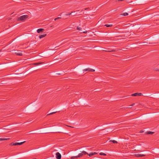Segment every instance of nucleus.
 <instances>
[{
    "label": "nucleus",
    "mask_w": 159,
    "mask_h": 159,
    "mask_svg": "<svg viewBox=\"0 0 159 159\" xmlns=\"http://www.w3.org/2000/svg\"><path fill=\"white\" fill-rule=\"evenodd\" d=\"M29 16L28 15H24L20 16L17 18V20L19 21H24L28 18Z\"/></svg>",
    "instance_id": "1"
},
{
    "label": "nucleus",
    "mask_w": 159,
    "mask_h": 159,
    "mask_svg": "<svg viewBox=\"0 0 159 159\" xmlns=\"http://www.w3.org/2000/svg\"><path fill=\"white\" fill-rule=\"evenodd\" d=\"M25 141H24L23 142H20V143H12L10 144V145H20L24 143H25Z\"/></svg>",
    "instance_id": "2"
},
{
    "label": "nucleus",
    "mask_w": 159,
    "mask_h": 159,
    "mask_svg": "<svg viewBox=\"0 0 159 159\" xmlns=\"http://www.w3.org/2000/svg\"><path fill=\"white\" fill-rule=\"evenodd\" d=\"M84 72L88 71L90 72H94L95 71V70L90 68H88L87 69H85L83 70Z\"/></svg>",
    "instance_id": "3"
},
{
    "label": "nucleus",
    "mask_w": 159,
    "mask_h": 159,
    "mask_svg": "<svg viewBox=\"0 0 159 159\" xmlns=\"http://www.w3.org/2000/svg\"><path fill=\"white\" fill-rule=\"evenodd\" d=\"M56 158L57 159H61V155L59 152H57L56 153Z\"/></svg>",
    "instance_id": "4"
},
{
    "label": "nucleus",
    "mask_w": 159,
    "mask_h": 159,
    "mask_svg": "<svg viewBox=\"0 0 159 159\" xmlns=\"http://www.w3.org/2000/svg\"><path fill=\"white\" fill-rule=\"evenodd\" d=\"M145 156V155L139 153L135 154V156L137 157H142Z\"/></svg>",
    "instance_id": "5"
},
{
    "label": "nucleus",
    "mask_w": 159,
    "mask_h": 159,
    "mask_svg": "<svg viewBox=\"0 0 159 159\" xmlns=\"http://www.w3.org/2000/svg\"><path fill=\"white\" fill-rule=\"evenodd\" d=\"M44 31V29L40 28L38 29L37 30V32L39 33H40L41 32H43Z\"/></svg>",
    "instance_id": "6"
},
{
    "label": "nucleus",
    "mask_w": 159,
    "mask_h": 159,
    "mask_svg": "<svg viewBox=\"0 0 159 159\" xmlns=\"http://www.w3.org/2000/svg\"><path fill=\"white\" fill-rule=\"evenodd\" d=\"M15 53L18 56H22V53L21 51H17L16 52H15Z\"/></svg>",
    "instance_id": "7"
},
{
    "label": "nucleus",
    "mask_w": 159,
    "mask_h": 159,
    "mask_svg": "<svg viewBox=\"0 0 159 159\" xmlns=\"http://www.w3.org/2000/svg\"><path fill=\"white\" fill-rule=\"evenodd\" d=\"M46 35H47V34L46 33H44L43 34L40 35L39 36V38L40 39H42L43 38V37H45V36H46Z\"/></svg>",
    "instance_id": "8"
},
{
    "label": "nucleus",
    "mask_w": 159,
    "mask_h": 159,
    "mask_svg": "<svg viewBox=\"0 0 159 159\" xmlns=\"http://www.w3.org/2000/svg\"><path fill=\"white\" fill-rule=\"evenodd\" d=\"M110 48H107V50H104L105 52H113V51H115V50H109Z\"/></svg>",
    "instance_id": "9"
},
{
    "label": "nucleus",
    "mask_w": 159,
    "mask_h": 159,
    "mask_svg": "<svg viewBox=\"0 0 159 159\" xmlns=\"http://www.w3.org/2000/svg\"><path fill=\"white\" fill-rule=\"evenodd\" d=\"M104 26H105L107 27H111L113 26V25L112 24H110V25H108V24H105L104 25Z\"/></svg>",
    "instance_id": "10"
},
{
    "label": "nucleus",
    "mask_w": 159,
    "mask_h": 159,
    "mask_svg": "<svg viewBox=\"0 0 159 159\" xmlns=\"http://www.w3.org/2000/svg\"><path fill=\"white\" fill-rule=\"evenodd\" d=\"M154 133V132H153L148 131L146 133V134H153Z\"/></svg>",
    "instance_id": "11"
},
{
    "label": "nucleus",
    "mask_w": 159,
    "mask_h": 159,
    "mask_svg": "<svg viewBox=\"0 0 159 159\" xmlns=\"http://www.w3.org/2000/svg\"><path fill=\"white\" fill-rule=\"evenodd\" d=\"M78 157H78V156H73V157H71V159H74L75 158H78Z\"/></svg>",
    "instance_id": "12"
},
{
    "label": "nucleus",
    "mask_w": 159,
    "mask_h": 159,
    "mask_svg": "<svg viewBox=\"0 0 159 159\" xmlns=\"http://www.w3.org/2000/svg\"><path fill=\"white\" fill-rule=\"evenodd\" d=\"M122 16H126L128 15V13L127 12L123 13L121 14Z\"/></svg>",
    "instance_id": "13"
},
{
    "label": "nucleus",
    "mask_w": 159,
    "mask_h": 159,
    "mask_svg": "<svg viewBox=\"0 0 159 159\" xmlns=\"http://www.w3.org/2000/svg\"><path fill=\"white\" fill-rule=\"evenodd\" d=\"M131 96H138V93H133L131 94Z\"/></svg>",
    "instance_id": "14"
},
{
    "label": "nucleus",
    "mask_w": 159,
    "mask_h": 159,
    "mask_svg": "<svg viewBox=\"0 0 159 159\" xmlns=\"http://www.w3.org/2000/svg\"><path fill=\"white\" fill-rule=\"evenodd\" d=\"M109 142H113V143H117V142L115 140H110Z\"/></svg>",
    "instance_id": "15"
},
{
    "label": "nucleus",
    "mask_w": 159,
    "mask_h": 159,
    "mask_svg": "<svg viewBox=\"0 0 159 159\" xmlns=\"http://www.w3.org/2000/svg\"><path fill=\"white\" fill-rule=\"evenodd\" d=\"M83 154H82V152L80 153V154H79V155H78V157H82L83 156Z\"/></svg>",
    "instance_id": "16"
},
{
    "label": "nucleus",
    "mask_w": 159,
    "mask_h": 159,
    "mask_svg": "<svg viewBox=\"0 0 159 159\" xmlns=\"http://www.w3.org/2000/svg\"><path fill=\"white\" fill-rule=\"evenodd\" d=\"M82 153L83 155H86V154H88V153L87 152H86L85 151H83L82 152Z\"/></svg>",
    "instance_id": "17"
},
{
    "label": "nucleus",
    "mask_w": 159,
    "mask_h": 159,
    "mask_svg": "<svg viewBox=\"0 0 159 159\" xmlns=\"http://www.w3.org/2000/svg\"><path fill=\"white\" fill-rule=\"evenodd\" d=\"M57 112V111H56V112H52V113H51L49 114H48L47 115V116H48V115H52V114H54L56 113Z\"/></svg>",
    "instance_id": "18"
},
{
    "label": "nucleus",
    "mask_w": 159,
    "mask_h": 159,
    "mask_svg": "<svg viewBox=\"0 0 159 159\" xmlns=\"http://www.w3.org/2000/svg\"><path fill=\"white\" fill-rule=\"evenodd\" d=\"M99 154L101 155L106 156V154L103 152H101L99 153Z\"/></svg>",
    "instance_id": "19"
},
{
    "label": "nucleus",
    "mask_w": 159,
    "mask_h": 159,
    "mask_svg": "<svg viewBox=\"0 0 159 159\" xmlns=\"http://www.w3.org/2000/svg\"><path fill=\"white\" fill-rule=\"evenodd\" d=\"M42 63H34V64L35 65H39V64H41Z\"/></svg>",
    "instance_id": "20"
},
{
    "label": "nucleus",
    "mask_w": 159,
    "mask_h": 159,
    "mask_svg": "<svg viewBox=\"0 0 159 159\" xmlns=\"http://www.w3.org/2000/svg\"><path fill=\"white\" fill-rule=\"evenodd\" d=\"M88 154V155L89 156H90V157H91V156H92L93 155V152H92V153H90V154H88H88Z\"/></svg>",
    "instance_id": "21"
},
{
    "label": "nucleus",
    "mask_w": 159,
    "mask_h": 159,
    "mask_svg": "<svg viewBox=\"0 0 159 159\" xmlns=\"http://www.w3.org/2000/svg\"><path fill=\"white\" fill-rule=\"evenodd\" d=\"M9 138H2V141L3 140H7L9 139Z\"/></svg>",
    "instance_id": "22"
},
{
    "label": "nucleus",
    "mask_w": 159,
    "mask_h": 159,
    "mask_svg": "<svg viewBox=\"0 0 159 159\" xmlns=\"http://www.w3.org/2000/svg\"><path fill=\"white\" fill-rule=\"evenodd\" d=\"M143 95V94L142 93H138V96H142Z\"/></svg>",
    "instance_id": "23"
},
{
    "label": "nucleus",
    "mask_w": 159,
    "mask_h": 159,
    "mask_svg": "<svg viewBox=\"0 0 159 159\" xmlns=\"http://www.w3.org/2000/svg\"><path fill=\"white\" fill-rule=\"evenodd\" d=\"M61 17H57V18H56L55 19H54V20H58V19H61Z\"/></svg>",
    "instance_id": "24"
},
{
    "label": "nucleus",
    "mask_w": 159,
    "mask_h": 159,
    "mask_svg": "<svg viewBox=\"0 0 159 159\" xmlns=\"http://www.w3.org/2000/svg\"><path fill=\"white\" fill-rule=\"evenodd\" d=\"M77 30H81V28H80V27H77Z\"/></svg>",
    "instance_id": "25"
},
{
    "label": "nucleus",
    "mask_w": 159,
    "mask_h": 159,
    "mask_svg": "<svg viewBox=\"0 0 159 159\" xmlns=\"http://www.w3.org/2000/svg\"><path fill=\"white\" fill-rule=\"evenodd\" d=\"M72 13V12H71V13H68V14H67L66 15V16H68L71 14Z\"/></svg>",
    "instance_id": "26"
},
{
    "label": "nucleus",
    "mask_w": 159,
    "mask_h": 159,
    "mask_svg": "<svg viewBox=\"0 0 159 159\" xmlns=\"http://www.w3.org/2000/svg\"><path fill=\"white\" fill-rule=\"evenodd\" d=\"M93 155H95V154H97V153L96 152H93Z\"/></svg>",
    "instance_id": "27"
},
{
    "label": "nucleus",
    "mask_w": 159,
    "mask_h": 159,
    "mask_svg": "<svg viewBox=\"0 0 159 159\" xmlns=\"http://www.w3.org/2000/svg\"><path fill=\"white\" fill-rule=\"evenodd\" d=\"M88 9H89V7L85 8L84 10H86Z\"/></svg>",
    "instance_id": "28"
},
{
    "label": "nucleus",
    "mask_w": 159,
    "mask_h": 159,
    "mask_svg": "<svg viewBox=\"0 0 159 159\" xmlns=\"http://www.w3.org/2000/svg\"><path fill=\"white\" fill-rule=\"evenodd\" d=\"M87 31H84V32H83V33H85V34H86V33H87Z\"/></svg>",
    "instance_id": "29"
},
{
    "label": "nucleus",
    "mask_w": 159,
    "mask_h": 159,
    "mask_svg": "<svg viewBox=\"0 0 159 159\" xmlns=\"http://www.w3.org/2000/svg\"><path fill=\"white\" fill-rule=\"evenodd\" d=\"M67 126L69 127H71V128H74V127L71 126H69V125H67Z\"/></svg>",
    "instance_id": "30"
},
{
    "label": "nucleus",
    "mask_w": 159,
    "mask_h": 159,
    "mask_svg": "<svg viewBox=\"0 0 159 159\" xmlns=\"http://www.w3.org/2000/svg\"><path fill=\"white\" fill-rule=\"evenodd\" d=\"M134 105V104H132L131 105H130V106H133Z\"/></svg>",
    "instance_id": "31"
},
{
    "label": "nucleus",
    "mask_w": 159,
    "mask_h": 159,
    "mask_svg": "<svg viewBox=\"0 0 159 159\" xmlns=\"http://www.w3.org/2000/svg\"><path fill=\"white\" fill-rule=\"evenodd\" d=\"M2 141V138H0V141Z\"/></svg>",
    "instance_id": "32"
},
{
    "label": "nucleus",
    "mask_w": 159,
    "mask_h": 159,
    "mask_svg": "<svg viewBox=\"0 0 159 159\" xmlns=\"http://www.w3.org/2000/svg\"><path fill=\"white\" fill-rule=\"evenodd\" d=\"M157 70L158 71H159V69Z\"/></svg>",
    "instance_id": "33"
},
{
    "label": "nucleus",
    "mask_w": 159,
    "mask_h": 159,
    "mask_svg": "<svg viewBox=\"0 0 159 159\" xmlns=\"http://www.w3.org/2000/svg\"><path fill=\"white\" fill-rule=\"evenodd\" d=\"M58 132V133H60L61 132Z\"/></svg>",
    "instance_id": "34"
},
{
    "label": "nucleus",
    "mask_w": 159,
    "mask_h": 159,
    "mask_svg": "<svg viewBox=\"0 0 159 159\" xmlns=\"http://www.w3.org/2000/svg\"><path fill=\"white\" fill-rule=\"evenodd\" d=\"M79 11V10L76 11Z\"/></svg>",
    "instance_id": "35"
}]
</instances>
